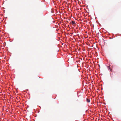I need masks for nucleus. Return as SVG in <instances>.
I'll use <instances>...</instances> for the list:
<instances>
[{
	"label": "nucleus",
	"instance_id": "nucleus-1",
	"mask_svg": "<svg viewBox=\"0 0 121 121\" xmlns=\"http://www.w3.org/2000/svg\"><path fill=\"white\" fill-rule=\"evenodd\" d=\"M71 23H72L73 25L74 24H76L75 22L73 21H72Z\"/></svg>",
	"mask_w": 121,
	"mask_h": 121
},
{
	"label": "nucleus",
	"instance_id": "nucleus-2",
	"mask_svg": "<svg viewBox=\"0 0 121 121\" xmlns=\"http://www.w3.org/2000/svg\"><path fill=\"white\" fill-rule=\"evenodd\" d=\"M86 101L87 102L89 103L90 102V99H88L87 98L86 99Z\"/></svg>",
	"mask_w": 121,
	"mask_h": 121
},
{
	"label": "nucleus",
	"instance_id": "nucleus-3",
	"mask_svg": "<svg viewBox=\"0 0 121 121\" xmlns=\"http://www.w3.org/2000/svg\"><path fill=\"white\" fill-rule=\"evenodd\" d=\"M82 8H80V10H81V9H82Z\"/></svg>",
	"mask_w": 121,
	"mask_h": 121
},
{
	"label": "nucleus",
	"instance_id": "nucleus-4",
	"mask_svg": "<svg viewBox=\"0 0 121 121\" xmlns=\"http://www.w3.org/2000/svg\"><path fill=\"white\" fill-rule=\"evenodd\" d=\"M84 9L85 10H86V9H85V8H84Z\"/></svg>",
	"mask_w": 121,
	"mask_h": 121
}]
</instances>
